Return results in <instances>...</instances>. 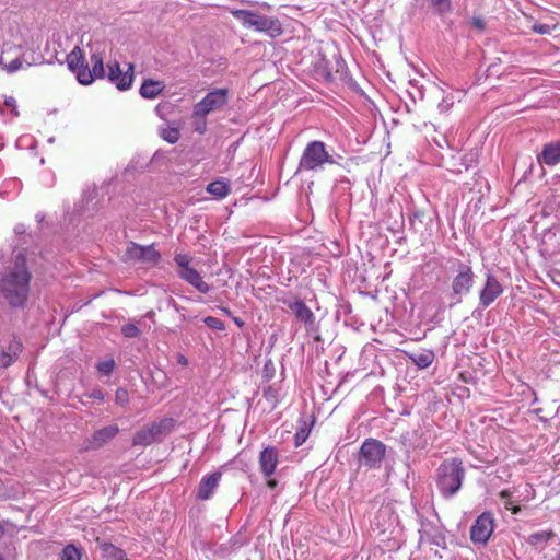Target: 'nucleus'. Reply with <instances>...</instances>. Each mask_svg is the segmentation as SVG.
I'll return each instance as SVG.
<instances>
[{
    "label": "nucleus",
    "instance_id": "1",
    "mask_svg": "<svg viewBox=\"0 0 560 560\" xmlns=\"http://www.w3.org/2000/svg\"><path fill=\"white\" fill-rule=\"evenodd\" d=\"M32 275L22 254L10 261L0 276V294L11 307H23L30 293Z\"/></svg>",
    "mask_w": 560,
    "mask_h": 560
},
{
    "label": "nucleus",
    "instance_id": "2",
    "mask_svg": "<svg viewBox=\"0 0 560 560\" xmlns=\"http://www.w3.org/2000/svg\"><path fill=\"white\" fill-rule=\"evenodd\" d=\"M465 476L462 460L453 458L444 462L438 469V487L442 495L450 498L458 492Z\"/></svg>",
    "mask_w": 560,
    "mask_h": 560
},
{
    "label": "nucleus",
    "instance_id": "3",
    "mask_svg": "<svg viewBox=\"0 0 560 560\" xmlns=\"http://www.w3.org/2000/svg\"><path fill=\"white\" fill-rule=\"evenodd\" d=\"M230 13L238 20L243 26L252 28L256 32L266 33L270 37L281 35L282 27L278 19L261 15L249 10L233 9Z\"/></svg>",
    "mask_w": 560,
    "mask_h": 560
},
{
    "label": "nucleus",
    "instance_id": "4",
    "mask_svg": "<svg viewBox=\"0 0 560 560\" xmlns=\"http://www.w3.org/2000/svg\"><path fill=\"white\" fill-rule=\"evenodd\" d=\"M335 163L334 156L326 149V144L323 141L314 140L306 144L299 162V170L318 172L323 171L325 165Z\"/></svg>",
    "mask_w": 560,
    "mask_h": 560
},
{
    "label": "nucleus",
    "instance_id": "5",
    "mask_svg": "<svg viewBox=\"0 0 560 560\" xmlns=\"http://www.w3.org/2000/svg\"><path fill=\"white\" fill-rule=\"evenodd\" d=\"M475 282V273L472 268L464 262H459L456 275L452 279L451 284V298L454 300L453 304H458L462 302L463 296L467 295Z\"/></svg>",
    "mask_w": 560,
    "mask_h": 560
},
{
    "label": "nucleus",
    "instance_id": "6",
    "mask_svg": "<svg viewBox=\"0 0 560 560\" xmlns=\"http://www.w3.org/2000/svg\"><path fill=\"white\" fill-rule=\"evenodd\" d=\"M494 521L491 512L481 513L471 525L470 540L475 545L485 546L494 530Z\"/></svg>",
    "mask_w": 560,
    "mask_h": 560
},
{
    "label": "nucleus",
    "instance_id": "7",
    "mask_svg": "<svg viewBox=\"0 0 560 560\" xmlns=\"http://www.w3.org/2000/svg\"><path fill=\"white\" fill-rule=\"evenodd\" d=\"M386 446L381 441L368 439L360 448V462L370 468L380 467L385 456Z\"/></svg>",
    "mask_w": 560,
    "mask_h": 560
},
{
    "label": "nucleus",
    "instance_id": "8",
    "mask_svg": "<svg viewBox=\"0 0 560 560\" xmlns=\"http://www.w3.org/2000/svg\"><path fill=\"white\" fill-rule=\"evenodd\" d=\"M228 102V90L218 89L209 92L200 102L194 107V116L205 117L210 112L224 106Z\"/></svg>",
    "mask_w": 560,
    "mask_h": 560
},
{
    "label": "nucleus",
    "instance_id": "9",
    "mask_svg": "<svg viewBox=\"0 0 560 560\" xmlns=\"http://www.w3.org/2000/svg\"><path fill=\"white\" fill-rule=\"evenodd\" d=\"M503 293V285L491 273L486 275V281L479 292V305L482 308L490 306Z\"/></svg>",
    "mask_w": 560,
    "mask_h": 560
},
{
    "label": "nucleus",
    "instance_id": "10",
    "mask_svg": "<svg viewBox=\"0 0 560 560\" xmlns=\"http://www.w3.org/2000/svg\"><path fill=\"white\" fill-rule=\"evenodd\" d=\"M107 78L118 90H128L133 81V65L128 63L127 69L122 70L119 63H109Z\"/></svg>",
    "mask_w": 560,
    "mask_h": 560
},
{
    "label": "nucleus",
    "instance_id": "11",
    "mask_svg": "<svg viewBox=\"0 0 560 560\" xmlns=\"http://www.w3.org/2000/svg\"><path fill=\"white\" fill-rule=\"evenodd\" d=\"M92 69L86 65L85 69L78 73V81L83 85L91 84L95 79L105 77L103 58L96 54L91 56Z\"/></svg>",
    "mask_w": 560,
    "mask_h": 560
},
{
    "label": "nucleus",
    "instance_id": "12",
    "mask_svg": "<svg viewBox=\"0 0 560 560\" xmlns=\"http://www.w3.org/2000/svg\"><path fill=\"white\" fill-rule=\"evenodd\" d=\"M130 259L141 260L147 262H158L161 255L153 245L142 246L136 243H130L126 252Z\"/></svg>",
    "mask_w": 560,
    "mask_h": 560
},
{
    "label": "nucleus",
    "instance_id": "13",
    "mask_svg": "<svg viewBox=\"0 0 560 560\" xmlns=\"http://www.w3.org/2000/svg\"><path fill=\"white\" fill-rule=\"evenodd\" d=\"M289 308L295 317L305 325L307 330L315 326V316L312 310L303 301H294L289 304Z\"/></svg>",
    "mask_w": 560,
    "mask_h": 560
},
{
    "label": "nucleus",
    "instance_id": "14",
    "mask_svg": "<svg viewBox=\"0 0 560 560\" xmlns=\"http://www.w3.org/2000/svg\"><path fill=\"white\" fill-rule=\"evenodd\" d=\"M221 472L215 471L209 476L203 477L198 486L197 498L200 500H208L218 488L221 480Z\"/></svg>",
    "mask_w": 560,
    "mask_h": 560
},
{
    "label": "nucleus",
    "instance_id": "15",
    "mask_svg": "<svg viewBox=\"0 0 560 560\" xmlns=\"http://www.w3.org/2000/svg\"><path fill=\"white\" fill-rule=\"evenodd\" d=\"M118 432L119 428L116 424L96 430L89 440L88 448H100L108 441L114 439Z\"/></svg>",
    "mask_w": 560,
    "mask_h": 560
},
{
    "label": "nucleus",
    "instance_id": "16",
    "mask_svg": "<svg viewBox=\"0 0 560 560\" xmlns=\"http://www.w3.org/2000/svg\"><path fill=\"white\" fill-rule=\"evenodd\" d=\"M278 465V452L275 447H266L259 455V466L265 477H270Z\"/></svg>",
    "mask_w": 560,
    "mask_h": 560
},
{
    "label": "nucleus",
    "instance_id": "17",
    "mask_svg": "<svg viewBox=\"0 0 560 560\" xmlns=\"http://www.w3.org/2000/svg\"><path fill=\"white\" fill-rule=\"evenodd\" d=\"M538 161L548 166L560 163V141L545 144L541 153L538 155Z\"/></svg>",
    "mask_w": 560,
    "mask_h": 560
},
{
    "label": "nucleus",
    "instance_id": "18",
    "mask_svg": "<svg viewBox=\"0 0 560 560\" xmlns=\"http://www.w3.org/2000/svg\"><path fill=\"white\" fill-rule=\"evenodd\" d=\"M67 65H68L69 70L71 72H73L77 78H78V73L81 70L85 69L86 65H85L84 54H83V50L79 46H75L68 54Z\"/></svg>",
    "mask_w": 560,
    "mask_h": 560
},
{
    "label": "nucleus",
    "instance_id": "19",
    "mask_svg": "<svg viewBox=\"0 0 560 560\" xmlns=\"http://www.w3.org/2000/svg\"><path fill=\"white\" fill-rule=\"evenodd\" d=\"M179 278L192 285L200 293H208L210 291L209 284L202 280V277L195 268L182 273Z\"/></svg>",
    "mask_w": 560,
    "mask_h": 560
},
{
    "label": "nucleus",
    "instance_id": "20",
    "mask_svg": "<svg viewBox=\"0 0 560 560\" xmlns=\"http://www.w3.org/2000/svg\"><path fill=\"white\" fill-rule=\"evenodd\" d=\"M164 90V83L155 80H144L140 86V95L144 98H155Z\"/></svg>",
    "mask_w": 560,
    "mask_h": 560
},
{
    "label": "nucleus",
    "instance_id": "21",
    "mask_svg": "<svg viewBox=\"0 0 560 560\" xmlns=\"http://www.w3.org/2000/svg\"><path fill=\"white\" fill-rule=\"evenodd\" d=\"M174 427L173 419L164 418L158 422L152 423L149 428V430L152 432V435L158 441L166 433L171 432Z\"/></svg>",
    "mask_w": 560,
    "mask_h": 560
},
{
    "label": "nucleus",
    "instance_id": "22",
    "mask_svg": "<svg viewBox=\"0 0 560 560\" xmlns=\"http://www.w3.org/2000/svg\"><path fill=\"white\" fill-rule=\"evenodd\" d=\"M410 359L418 368L425 369L433 362L434 353L430 350H424L419 353L411 354Z\"/></svg>",
    "mask_w": 560,
    "mask_h": 560
},
{
    "label": "nucleus",
    "instance_id": "23",
    "mask_svg": "<svg viewBox=\"0 0 560 560\" xmlns=\"http://www.w3.org/2000/svg\"><path fill=\"white\" fill-rule=\"evenodd\" d=\"M207 191L217 198H224L230 192L229 184L223 180H215L207 186Z\"/></svg>",
    "mask_w": 560,
    "mask_h": 560
},
{
    "label": "nucleus",
    "instance_id": "24",
    "mask_svg": "<svg viewBox=\"0 0 560 560\" xmlns=\"http://www.w3.org/2000/svg\"><path fill=\"white\" fill-rule=\"evenodd\" d=\"M174 261L176 262L177 265V273H178V277L182 276V273H185L187 271H189L190 269H194V267H191V261H192V256L188 255V254H183V253H178L174 256Z\"/></svg>",
    "mask_w": 560,
    "mask_h": 560
},
{
    "label": "nucleus",
    "instance_id": "25",
    "mask_svg": "<svg viewBox=\"0 0 560 560\" xmlns=\"http://www.w3.org/2000/svg\"><path fill=\"white\" fill-rule=\"evenodd\" d=\"M155 441L156 440L152 435V432L149 430V428L138 431L133 436L135 445H150Z\"/></svg>",
    "mask_w": 560,
    "mask_h": 560
},
{
    "label": "nucleus",
    "instance_id": "26",
    "mask_svg": "<svg viewBox=\"0 0 560 560\" xmlns=\"http://www.w3.org/2000/svg\"><path fill=\"white\" fill-rule=\"evenodd\" d=\"M552 536H553V533L549 532V530L537 532V533L529 535V537L527 538V541H528V544H530L533 546H539V545H542V544L547 542L548 540H550L552 538Z\"/></svg>",
    "mask_w": 560,
    "mask_h": 560
},
{
    "label": "nucleus",
    "instance_id": "27",
    "mask_svg": "<svg viewBox=\"0 0 560 560\" xmlns=\"http://www.w3.org/2000/svg\"><path fill=\"white\" fill-rule=\"evenodd\" d=\"M21 350V346L20 345H16L14 347V351L11 353V352H1L0 353V366L2 368H8L9 365H11L16 357H18V352Z\"/></svg>",
    "mask_w": 560,
    "mask_h": 560
},
{
    "label": "nucleus",
    "instance_id": "28",
    "mask_svg": "<svg viewBox=\"0 0 560 560\" xmlns=\"http://www.w3.org/2000/svg\"><path fill=\"white\" fill-rule=\"evenodd\" d=\"M430 2L439 14H446L452 11V0H430Z\"/></svg>",
    "mask_w": 560,
    "mask_h": 560
},
{
    "label": "nucleus",
    "instance_id": "29",
    "mask_svg": "<svg viewBox=\"0 0 560 560\" xmlns=\"http://www.w3.org/2000/svg\"><path fill=\"white\" fill-rule=\"evenodd\" d=\"M62 560H81V551L74 545H67L62 550Z\"/></svg>",
    "mask_w": 560,
    "mask_h": 560
},
{
    "label": "nucleus",
    "instance_id": "30",
    "mask_svg": "<svg viewBox=\"0 0 560 560\" xmlns=\"http://www.w3.org/2000/svg\"><path fill=\"white\" fill-rule=\"evenodd\" d=\"M500 498L506 510H510L513 514H516L520 511V506L513 504L512 494L509 490L501 491Z\"/></svg>",
    "mask_w": 560,
    "mask_h": 560
},
{
    "label": "nucleus",
    "instance_id": "31",
    "mask_svg": "<svg viewBox=\"0 0 560 560\" xmlns=\"http://www.w3.org/2000/svg\"><path fill=\"white\" fill-rule=\"evenodd\" d=\"M161 136L168 143H175L179 138V131L177 128H167L162 130Z\"/></svg>",
    "mask_w": 560,
    "mask_h": 560
},
{
    "label": "nucleus",
    "instance_id": "32",
    "mask_svg": "<svg viewBox=\"0 0 560 560\" xmlns=\"http://www.w3.org/2000/svg\"><path fill=\"white\" fill-rule=\"evenodd\" d=\"M97 371L103 375H109L114 371L115 361L113 359H107L105 361L98 362Z\"/></svg>",
    "mask_w": 560,
    "mask_h": 560
},
{
    "label": "nucleus",
    "instance_id": "33",
    "mask_svg": "<svg viewBox=\"0 0 560 560\" xmlns=\"http://www.w3.org/2000/svg\"><path fill=\"white\" fill-rule=\"evenodd\" d=\"M121 334L127 338H135L140 335V329L133 323H128L121 327Z\"/></svg>",
    "mask_w": 560,
    "mask_h": 560
},
{
    "label": "nucleus",
    "instance_id": "34",
    "mask_svg": "<svg viewBox=\"0 0 560 560\" xmlns=\"http://www.w3.org/2000/svg\"><path fill=\"white\" fill-rule=\"evenodd\" d=\"M203 323L211 329H215V330H223L224 329V324L221 319L217 318V317H213V316H208L203 319Z\"/></svg>",
    "mask_w": 560,
    "mask_h": 560
},
{
    "label": "nucleus",
    "instance_id": "35",
    "mask_svg": "<svg viewBox=\"0 0 560 560\" xmlns=\"http://www.w3.org/2000/svg\"><path fill=\"white\" fill-rule=\"evenodd\" d=\"M22 67H23V61L20 58H15L10 63L3 65V68L5 69V71L8 73H14V72L19 71L20 69H22Z\"/></svg>",
    "mask_w": 560,
    "mask_h": 560
},
{
    "label": "nucleus",
    "instance_id": "36",
    "mask_svg": "<svg viewBox=\"0 0 560 560\" xmlns=\"http://www.w3.org/2000/svg\"><path fill=\"white\" fill-rule=\"evenodd\" d=\"M115 400L118 405L125 406L129 400L128 392L124 388H118L116 390Z\"/></svg>",
    "mask_w": 560,
    "mask_h": 560
},
{
    "label": "nucleus",
    "instance_id": "37",
    "mask_svg": "<svg viewBox=\"0 0 560 560\" xmlns=\"http://www.w3.org/2000/svg\"><path fill=\"white\" fill-rule=\"evenodd\" d=\"M533 31L538 34H549L551 32V26L548 24L536 23L533 25Z\"/></svg>",
    "mask_w": 560,
    "mask_h": 560
},
{
    "label": "nucleus",
    "instance_id": "38",
    "mask_svg": "<svg viewBox=\"0 0 560 560\" xmlns=\"http://www.w3.org/2000/svg\"><path fill=\"white\" fill-rule=\"evenodd\" d=\"M453 106V100L450 97H444L441 103H439L440 112H447Z\"/></svg>",
    "mask_w": 560,
    "mask_h": 560
},
{
    "label": "nucleus",
    "instance_id": "39",
    "mask_svg": "<svg viewBox=\"0 0 560 560\" xmlns=\"http://www.w3.org/2000/svg\"><path fill=\"white\" fill-rule=\"evenodd\" d=\"M4 104H5V106L12 108V113H13L14 116L19 115L18 108H16V101H15L14 97H12V96L7 97L5 101H4Z\"/></svg>",
    "mask_w": 560,
    "mask_h": 560
},
{
    "label": "nucleus",
    "instance_id": "40",
    "mask_svg": "<svg viewBox=\"0 0 560 560\" xmlns=\"http://www.w3.org/2000/svg\"><path fill=\"white\" fill-rule=\"evenodd\" d=\"M89 397L102 401L104 400V393L102 389L95 388L90 393Z\"/></svg>",
    "mask_w": 560,
    "mask_h": 560
},
{
    "label": "nucleus",
    "instance_id": "41",
    "mask_svg": "<svg viewBox=\"0 0 560 560\" xmlns=\"http://www.w3.org/2000/svg\"><path fill=\"white\" fill-rule=\"evenodd\" d=\"M306 436H307V434L305 433V431H304V430H302V431L298 432V433L295 434V445H296V446H300L301 444H303V443H304V441L306 440Z\"/></svg>",
    "mask_w": 560,
    "mask_h": 560
},
{
    "label": "nucleus",
    "instance_id": "42",
    "mask_svg": "<svg viewBox=\"0 0 560 560\" xmlns=\"http://www.w3.org/2000/svg\"><path fill=\"white\" fill-rule=\"evenodd\" d=\"M472 25L476 28L483 30L485 28V21L482 19H480V18H475L472 20Z\"/></svg>",
    "mask_w": 560,
    "mask_h": 560
},
{
    "label": "nucleus",
    "instance_id": "43",
    "mask_svg": "<svg viewBox=\"0 0 560 560\" xmlns=\"http://www.w3.org/2000/svg\"><path fill=\"white\" fill-rule=\"evenodd\" d=\"M177 361L183 365H186L188 363V360L184 355H179Z\"/></svg>",
    "mask_w": 560,
    "mask_h": 560
},
{
    "label": "nucleus",
    "instance_id": "44",
    "mask_svg": "<svg viewBox=\"0 0 560 560\" xmlns=\"http://www.w3.org/2000/svg\"><path fill=\"white\" fill-rule=\"evenodd\" d=\"M15 232H16L18 234L23 233V232H24V226H23V225H18V226L15 228Z\"/></svg>",
    "mask_w": 560,
    "mask_h": 560
},
{
    "label": "nucleus",
    "instance_id": "45",
    "mask_svg": "<svg viewBox=\"0 0 560 560\" xmlns=\"http://www.w3.org/2000/svg\"><path fill=\"white\" fill-rule=\"evenodd\" d=\"M276 485H277V481H276V480H272V479H271V480H268V486H269L270 488H275V487H276Z\"/></svg>",
    "mask_w": 560,
    "mask_h": 560
},
{
    "label": "nucleus",
    "instance_id": "46",
    "mask_svg": "<svg viewBox=\"0 0 560 560\" xmlns=\"http://www.w3.org/2000/svg\"><path fill=\"white\" fill-rule=\"evenodd\" d=\"M235 324L238 326V327H242L243 326V322L240 320L238 318H235Z\"/></svg>",
    "mask_w": 560,
    "mask_h": 560
},
{
    "label": "nucleus",
    "instance_id": "47",
    "mask_svg": "<svg viewBox=\"0 0 560 560\" xmlns=\"http://www.w3.org/2000/svg\"><path fill=\"white\" fill-rule=\"evenodd\" d=\"M557 560H560V555L558 556Z\"/></svg>",
    "mask_w": 560,
    "mask_h": 560
}]
</instances>
